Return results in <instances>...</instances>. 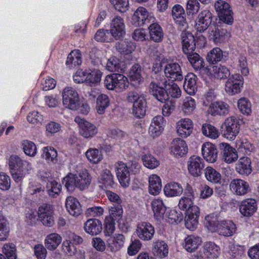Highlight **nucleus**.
Returning <instances> with one entry per match:
<instances>
[{
    "label": "nucleus",
    "mask_w": 259,
    "mask_h": 259,
    "mask_svg": "<svg viewBox=\"0 0 259 259\" xmlns=\"http://www.w3.org/2000/svg\"><path fill=\"white\" fill-rule=\"evenodd\" d=\"M205 221V225L209 230L217 232L221 235L231 236L236 232V225L231 221L209 216L206 217Z\"/></svg>",
    "instance_id": "1"
},
{
    "label": "nucleus",
    "mask_w": 259,
    "mask_h": 259,
    "mask_svg": "<svg viewBox=\"0 0 259 259\" xmlns=\"http://www.w3.org/2000/svg\"><path fill=\"white\" fill-rule=\"evenodd\" d=\"M91 180L87 170L83 169L76 174H69L64 178L63 183L68 191H72L75 187L82 190L89 187Z\"/></svg>",
    "instance_id": "2"
},
{
    "label": "nucleus",
    "mask_w": 259,
    "mask_h": 259,
    "mask_svg": "<svg viewBox=\"0 0 259 259\" xmlns=\"http://www.w3.org/2000/svg\"><path fill=\"white\" fill-rule=\"evenodd\" d=\"M104 84L107 89L121 92L128 87V81L126 77L122 74L113 73L106 76Z\"/></svg>",
    "instance_id": "3"
},
{
    "label": "nucleus",
    "mask_w": 259,
    "mask_h": 259,
    "mask_svg": "<svg viewBox=\"0 0 259 259\" xmlns=\"http://www.w3.org/2000/svg\"><path fill=\"white\" fill-rule=\"evenodd\" d=\"M127 100L133 104L132 112L136 117L141 118L145 115L146 102L142 96L131 91L127 94Z\"/></svg>",
    "instance_id": "4"
},
{
    "label": "nucleus",
    "mask_w": 259,
    "mask_h": 259,
    "mask_svg": "<svg viewBox=\"0 0 259 259\" xmlns=\"http://www.w3.org/2000/svg\"><path fill=\"white\" fill-rule=\"evenodd\" d=\"M223 136L229 140H234L240 131L238 120L234 116L227 118L222 124Z\"/></svg>",
    "instance_id": "5"
},
{
    "label": "nucleus",
    "mask_w": 259,
    "mask_h": 259,
    "mask_svg": "<svg viewBox=\"0 0 259 259\" xmlns=\"http://www.w3.org/2000/svg\"><path fill=\"white\" fill-rule=\"evenodd\" d=\"M64 106L71 110H76L80 105V100L77 91L72 87H66L62 92Z\"/></svg>",
    "instance_id": "6"
},
{
    "label": "nucleus",
    "mask_w": 259,
    "mask_h": 259,
    "mask_svg": "<svg viewBox=\"0 0 259 259\" xmlns=\"http://www.w3.org/2000/svg\"><path fill=\"white\" fill-rule=\"evenodd\" d=\"M214 6L220 20L226 24H232L233 12L229 4L223 0H219L214 3Z\"/></svg>",
    "instance_id": "7"
},
{
    "label": "nucleus",
    "mask_w": 259,
    "mask_h": 259,
    "mask_svg": "<svg viewBox=\"0 0 259 259\" xmlns=\"http://www.w3.org/2000/svg\"><path fill=\"white\" fill-rule=\"evenodd\" d=\"M155 18L149 13L147 9L143 7H139L135 11L132 18V23L136 27L142 26L153 22Z\"/></svg>",
    "instance_id": "8"
},
{
    "label": "nucleus",
    "mask_w": 259,
    "mask_h": 259,
    "mask_svg": "<svg viewBox=\"0 0 259 259\" xmlns=\"http://www.w3.org/2000/svg\"><path fill=\"white\" fill-rule=\"evenodd\" d=\"M242 76L238 73L230 76L225 83V90L229 95H234L241 92L243 84Z\"/></svg>",
    "instance_id": "9"
},
{
    "label": "nucleus",
    "mask_w": 259,
    "mask_h": 259,
    "mask_svg": "<svg viewBox=\"0 0 259 259\" xmlns=\"http://www.w3.org/2000/svg\"><path fill=\"white\" fill-rule=\"evenodd\" d=\"M220 247L212 242L204 244L203 252H199L195 255V259H208L217 258L220 254Z\"/></svg>",
    "instance_id": "10"
},
{
    "label": "nucleus",
    "mask_w": 259,
    "mask_h": 259,
    "mask_svg": "<svg viewBox=\"0 0 259 259\" xmlns=\"http://www.w3.org/2000/svg\"><path fill=\"white\" fill-rule=\"evenodd\" d=\"M74 121L78 124L79 132L80 135L85 138H91L98 133L97 127L93 123L76 116Z\"/></svg>",
    "instance_id": "11"
},
{
    "label": "nucleus",
    "mask_w": 259,
    "mask_h": 259,
    "mask_svg": "<svg viewBox=\"0 0 259 259\" xmlns=\"http://www.w3.org/2000/svg\"><path fill=\"white\" fill-rule=\"evenodd\" d=\"M212 14L208 10H204L198 15L195 21V29L197 32L205 31L212 22Z\"/></svg>",
    "instance_id": "12"
},
{
    "label": "nucleus",
    "mask_w": 259,
    "mask_h": 259,
    "mask_svg": "<svg viewBox=\"0 0 259 259\" xmlns=\"http://www.w3.org/2000/svg\"><path fill=\"white\" fill-rule=\"evenodd\" d=\"M37 214L39 220L47 227H52L54 224V210L52 206L43 204L38 209Z\"/></svg>",
    "instance_id": "13"
},
{
    "label": "nucleus",
    "mask_w": 259,
    "mask_h": 259,
    "mask_svg": "<svg viewBox=\"0 0 259 259\" xmlns=\"http://www.w3.org/2000/svg\"><path fill=\"white\" fill-rule=\"evenodd\" d=\"M230 36V33L226 29L219 28L218 26H211L208 29V38L215 43L223 42Z\"/></svg>",
    "instance_id": "14"
},
{
    "label": "nucleus",
    "mask_w": 259,
    "mask_h": 259,
    "mask_svg": "<svg viewBox=\"0 0 259 259\" xmlns=\"http://www.w3.org/2000/svg\"><path fill=\"white\" fill-rule=\"evenodd\" d=\"M173 19L179 26L180 29L185 31L188 27L185 10L180 5H175L171 10Z\"/></svg>",
    "instance_id": "15"
},
{
    "label": "nucleus",
    "mask_w": 259,
    "mask_h": 259,
    "mask_svg": "<svg viewBox=\"0 0 259 259\" xmlns=\"http://www.w3.org/2000/svg\"><path fill=\"white\" fill-rule=\"evenodd\" d=\"M116 176L119 182L123 187H127L130 184V175L127 165L121 161L118 162L116 165Z\"/></svg>",
    "instance_id": "16"
},
{
    "label": "nucleus",
    "mask_w": 259,
    "mask_h": 259,
    "mask_svg": "<svg viewBox=\"0 0 259 259\" xmlns=\"http://www.w3.org/2000/svg\"><path fill=\"white\" fill-rule=\"evenodd\" d=\"M136 233L137 236L141 240L149 241L153 238L155 233V229L150 223L142 222L137 226Z\"/></svg>",
    "instance_id": "17"
},
{
    "label": "nucleus",
    "mask_w": 259,
    "mask_h": 259,
    "mask_svg": "<svg viewBox=\"0 0 259 259\" xmlns=\"http://www.w3.org/2000/svg\"><path fill=\"white\" fill-rule=\"evenodd\" d=\"M199 213L198 207H194L186 212L185 223L186 227L188 229L194 231L196 229L198 224Z\"/></svg>",
    "instance_id": "18"
},
{
    "label": "nucleus",
    "mask_w": 259,
    "mask_h": 259,
    "mask_svg": "<svg viewBox=\"0 0 259 259\" xmlns=\"http://www.w3.org/2000/svg\"><path fill=\"white\" fill-rule=\"evenodd\" d=\"M160 82V77L157 83L151 82L149 87V92L157 100L162 103H165L168 99V95L166 92L165 88L160 86L163 85L159 84Z\"/></svg>",
    "instance_id": "19"
},
{
    "label": "nucleus",
    "mask_w": 259,
    "mask_h": 259,
    "mask_svg": "<svg viewBox=\"0 0 259 259\" xmlns=\"http://www.w3.org/2000/svg\"><path fill=\"white\" fill-rule=\"evenodd\" d=\"M204 167L203 159L197 156H191L188 162V169L189 172L194 177L199 176Z\"/></svg>",
    "instance_id": "20"
},
{
    "label": "nucleus",
    "mask_w": 259,
    "mask_h": 259,
    "mask_svg": "<svg viewBox=\"0 0 259 259\" xmlns=\"http://www.w3.org/2000/svg\"><path fill=\"white\" fill-rule=\"evenodd\" d=\"M160 84H162L168 95L174 98H179L181 96V90L179 85L173 80L167 79L165 77H160Z\"/></svg>",
    "instance_id": "21"
},
{
    "label": "nucleus",
    "mask_w": 259,
    "mask_h": 259,
    "mask_svg": "<svg viewBox=\"0 0 259 259\" xmlns=\"http://www.w3.org/2000/svg\"><path fill=\"white\" fill-rule=\"evenodd\" d=\"M230 109V107L228 103L223 101H217L211 103L208 111L213 116H225L229 114Z\"/></svg>",
    "instance_id": "22"
},
{
    "label": "nucleus",
    "mask_w": 259,
    "mask_h": 259,
    "mask_svg": "<svg viewBox=\"0 0 259 259\" xmlns=\"http://www.w3.org/2000/svg\"><path fill=\"white\" fill-rule=\"evenodd\" d=\"M166 123V121L161 115L153 117L150 127L149 133L153 138L158 136L162 133Z\"/></svg>",
    "instance_id": "23"
},
{
    "label": "nucleus",
    "mask_w": 259,
    "mask_h": 259,
    "mask_svg": "<svg viewBox=\"0 0 259 259\" xmlns=\"http://www.w3.org/2000/svg\"><path fill=\"white\" fill-rule=\"evenodd\" d=\"M164 71L165 76L167 78L169 77L179 81L183 79L181 67L177 63H167L164 67Z\"/></svg>",
    "instance_id": "24"
},
{
    "label": "nucleus",
    "mask_w": 259,
    "mask_h": 259,
    "mask_svg": "<svg viewBox=\"0 0 259 259\" xmlns=\"http://www.w3.org/2000/svg\"><path fill=\"white\" fill-rule=\"evenodd\" d=\"M219 148L223 155L224 161L228 163L235 161L238 156L236 150L226 143L219 144Z\"/></svg>",
    "instance_id": "25"
},
{
    "label": "nucleus",
    "mask_w": 259,
    "mask_h": 259,
    "mask_svg": "<svg viewBox=\"0 0 259 259\" xmlns=\"http://www.w3.org/2000/svg\"><path fill=\"white\" fill-rule=\"evenodd\" d=\"M110 31L114 37L119 38L122 37L125 32L123 19L119 16L114 18L111 23Z\"/></svg>",
    "instance_id": "26"
},
{
    "label": "nucleus",
    "mask_w": 259,
    "mask_h": 259,
    "mask_svg": "<svg viewBox=\"0 0 259 259\" xmlns=\"http://www.w3.org/2000/svg\"><path fill=\"white\" fill-rule=\"evenodd\" d=\"M193 121L189 118L181 119L177 123V133L182 138H186L190 136L193 131Z\"/></svg>",
    "instance_id": "27"
},
{
    "label": "nucleus",
    "mask_w": 259,
    "mask_h": 259,
    "mask_svg": "<svg viewBox=\"0 0 259 259\" xmlns=\"http://www.w3.org/2000/svg\"><path fill=\"white\" fill-rule=\"evenodd\" d=\"M181 34L182 49L185 54H190L195 49V38L193 35L189 32L182 31Z\"/></svg>",
    "instance_id": "28"
},
{
    "label": "nucleus",
    "mask_w": 259,
    "mask_h": 259,
    "mask_svg": "<svg viewBox=\"0 0 259 259\" xmlns=\"http://www.w3.org/2000/svg\"><path fill=\"white\" fill-rule=\"evenodd\" d=\"M230 189L237 195H244L250 191L248 183L240 179L232 180L230 183Z\"/></svg>",
    "instance_id": "29"
},
{
    "label": "nucleus",
    "mask_w": 259,
    "mask_h": 259,
    "mask_svg": "<svg viewBox=\"0 0 259 259\" xmlns=\"http://www.w3.org/2000/svg\"><path fill=\"white\" fill-rule=\"evenodd\" d=\"M125 238L121 234H117L109 237L107 241V247L112 252L119 251L124 246Z\"/></svg>",
    "instance_id": "30"
},
{
    "label": "nucleus",
    "mask_w": 259,
    "mask_h": 259,
    "mask_svg": "<svg viewBox=\"0 0 259 259\" xmlns=\"http://www.w3.org/2000/svg\"><path fill=\"white\" fill-rule=\"evenodd\" d=\"M170 153L176 157H182L188 152V148L185 141L181 139H174L170 148Z\"/></svg>",
    "instance_id": "31"
},
{
    "label": "nucleus",
    "mask_w": 259,
    "mask_h": 259,
    "mask_svg": "<svg viewBox=\"0 0 259 259\" xmlns=\"http://www.w3.org/2000/svg\"><path fill=\"white\" fill-rule=\"evenodd\" d=\"M202 154L206 161L213 163L216 161L218 157V150L214 146L209 142H206L202 146Z\"/></svg>",
    "instance_id": "32"
},
{
    "label": "nucleus",
    "mask_w": 259,
    "mask_h": 259,
    "mask_svg": "<svg viewBox=\"0 0 259 259\" xmlns=\"http://www.w3.org/2000/svg\"><path fill=\"white\" fill-rule=\"evenodd\" d=\"M257 204L254 199H246L242 201L239 205V211L244 217H250L256 211Z\"/></svg>",
    "instance_id": "33"
},
{
    "label": "nucleus",
    "mask_w": 259,
    "mask_h": 259,
    "mask_svg": "<svg viewBox=\"0 0 259 259\" xmlns=\"http://www.w3.org/2000/svg\"><path fill=\"white\" fill-rule=\"evenodd\" d=\"M251 160L247 157H241L236 164V170L240 175L247 176L251 174Z\"/></svg>",
    "instance_id": "34"
},
{
    "label": "nucleus",
    "mask_w": 259,
    "mask_h": 259,
    "mask_svg": "<svg viewBox=\"0 0 259 259\" xmlns=\"http://www.w3.org/2000/svg\"><path fill=\"white\" fill-rule=\"evenodd\" d=\"M84 229L85 232L90 235H97L102 230V223L97 219H89L84 223Z\"/></svg>",
    "instance_id": "35"
},
{
    "label": "nucleus",
    "mask_w": 259,
    "mask_h": 259,
    "mask_svg": "<svg viewBox=\"0 0 259 259\" xmlns=\"http://www.w3.org/2000/svg\"><path fill=\"white\" fill-rule=\"evenodd\" d=\"M148 191L153 195H157L160 192L162 188L161 181L160 177L155 174L149 177Z\"/></svg>",
    "instance_id": "36"
},
{
    "label": "nucleus",
    "mask_w": 259,
    "mask_h": 259,
    "mask_svg": "<svg viewBox=\"0 0 259 259\" xmlns=\"http://www.w3.org/2000/svg\"><path fill=\"white\" fill-rule=\"evenodd\" d=\"M65 205L67 211L72 216L77 217L81 213L80 203L75 198L72 196L68 197L66 200Z\"/></svg>",
    "instance_id": "37"
},
{
    "label": "nucleus",
    "mask_w": 259,
    "mask_h": 259,
    "mask_svg": "<svg viewBox=\"0 0 259 259\" xmlns=\"http://www.w3.org/2000/svg\"><path fill=\"white\" fill-rule=\"evenodd\" d=\"M10 169H32L31 164L28 161L22 160L19 156L11 155L9 160Z\"/></svg>",
    "instance_id": "38"
},
{
    "label": "nucleus",
    "mask_w": 259,
    "mask_h": 259,
    "mask_svg": "<svg viewBox=\"0 0 259 259\" xmlns=\"http://www.w3.org/2000/svg\"><path fill=\"white\" fill-rule=\"evenodd\" d=\"M102 73L98 69H86V84L90 86H95L101 81Z\"/></svg>",
    "instance_id": "39"
},
{
    "label": "nucleus",
    "mask_w": 259,
    "mask_h": 259,
    "mask_svg": "<svg viewBox=\"0 0 259 259\" xmlns=\"http://www.w3.org/2000/svg\"><path fill=\"white\" fill-rule=\"evenodd\" d=\"M62 241L61 236L56 233L47 236L45 239V247L50 250L56 249Z\"/></svg>",
    "instance_id": "40"
},
{
    "label": "nucleus",
    "mask_w": 259,
    "mask_h": 259,
    "mask_svg": "<svg viewBox=\"0 0 259 259\" xmlns=\"http://www.w3.org/2000/svg\"><path fill=\"white\" fill-rule=\"evenodd\" d=\"M196 78L193 73H189L185 76L184 89L189 95L194 94L197 90Z\"/></svg>",
    "instance_id": "41"
},
{
    "label": "nucleus",
    "mask_w": 259,
    "mask_h": 259,
    "mask_svg": "<svg viewBox=\"0 0 259 259\" xmlns=\"http://www.w3.org/2000/svg\"><path fill=\"white\" fill-rule=\"evenodd\" d=\"M109 217H106V218H110L114 221H117V222H119V226L120 228L122 230L126 229V227H123L120 226V219L122 218L123 214V209L121 204H112V206H111L109 207Z\"/></svg>",
    "instance_id": "42"
},
{
    "label": "nucleus",
    "mask_w": 259,
    "mask_h": 259,
    "mask_svg": "<svg viewBox=\"0 0 259 259\" xmlns=\"http://www.w3.org/2000/svg\"><path fill=\"white\" fill-rule=\"evenodd\" d=\"M163 190L166 196L175 197L180 196L182 194L183 188L177 183H170L165 186Z\"/></svg>",
    "instance_id": "43"
},
{
    "label": "nucleus",
    "mask_w": 259,
    "mask_h": 259,
    "mask_svg": "<svg viewBox=\"0 0 259 259\" xmlns=\"http://www.w3.org/2000/svg\"><path fill=\"white\" fill-rule=\"evenodd\" d=\"M201 242L200 237L193 235L188 236L184 240V247L188 252H193L197 249Z\"/></svg>",
    "instance_id": "44"
},
{
    "label": "nucleus",
    "mask_w": 259,
    "mask_h": 259,
    "mask_svg": "<svg viewBox=\"0 0 259 259\" xmlns=\"http://www.w3.org/2000/svg\"><path fill=\"white\" fill-rule=\"evenodd\" d=\"M150 38L155 42H160L163 37V33L160 26L157 23H153L149 26Z\"/></svg>",
    "instance_id": "45"
},
{
    "label": "nucleus",
    "mask_w": 259,
    "mask_h": 259,
    "mask_svg": "<svg viewBox=\"0 0 259 259\" xmlns=\"http://www.w3.org/2000/svg\"><path fill=\"white\" fill-rule=\"evenodd\" d=\"M153 251L155 255L163 258L167 255L168 248L167 244L162 240H157L153 243Z\"/></svg>",
    "instance_id": "46"
},
{
    "label": "nucleus",
    "mask_w": 259,
    "mask_h": 259,
    "mask_svg": "<svg viewBox=\"0 0 259 259\" xmlns=\"http://www.w3.org/2000/svg\"><path fill=\"white\" fill-rule=\"evenodd\" d=\"M82 60L80 52L78 50L72 51L68 55L66 64L69 68H72L81 64Z\"/></svg>",
    "instance_id": "47"
},
{
    "label": "nucleus",
    "mask_w": 259,
    "mask_h": 259,
    "mask_svg": "<svg viewBox=\"0 0 259 259\" xmlns=\"http://www.w3.org/2000/svg\"><path fill=\"white\" fill-rule=\"evenodd\" d=\"M151 206L155 217L159 219L163 216L165 212L166 207L163 201L160 199H154L151 202Z\"/></svg>",
    "instance_id": "48"
},
{
    "label": "nucleus",
    "mask_w": 259,
    "mask_h": 259,
    "mask_svg": "<svg viewBox=\"0 0 259 259\" xmlns=\"http://www.w3.org/2000/svg\"><path fill=\"white\" fill-rule=\"evenodd\" d=\"M186 56L194 69L200 70L204 67V61L197 53H190Z\"/></svg>",
    "instance_id": "49"
},
{
    "label": "nucleus",
    "mask_w": 259,
    "mask_h": 259,
    "mask_svg": "<svg viewBox=\"0 0 259 259\" xmlns=\"http://www.w3.org/2000/svg\"><path fill=\"white\" fill-rule=\"evenodd\" d=\"M141 72L142 69L141 66L138 64L134 65L129 72L128 76L131 81L138 83L143 81V78Z\"/></svg>",
    "instance_id": "50"
},
{
    "label": "nucleus",
    "mask_w": 259,
    "mask_h": 259,
    "mask_svg": "<svg viewBox=\"0 0 259 259\" xmlns=\"http://www.w3.org/2000/svg\"><path fill=\"white\" fill-rule=\"evenodd\" d=\"M212 75L217 79H224L230 75V70L223 65L215 66L212 67Z\"/></svg>",
    "instance_id": "51"
},
{
    "label": "nucleus",
    "mask_w": 259,
    "mask_h": 259,
    "mask_svg": "<svg viewBox=\"0 0 259 259\" xmlns=\"http://www.w3.org/2000/svg\"><path fill=\"white\" fill-rule=\"evenodd\" d=\"M62 186L55 180L48 182L46 185V190L48 194L52 197H57L61 192Z\"/></svg>",
    "instance_id": "52"
},
{
    "label": "nucleus",
    "mask_w": 259,
    "mask_h": 259,
    "mask_svg": "<svg viewBox=\"0 0 259 259\" xmlns=\"http://www.w3.org/2000/svg\"><path fill=\"white\" fill-rule=\"evenodd\" d=\"M109 104V99L106 95L101 94L99 95L97 99L96 108L98 113L99 114H104Z\"/></svg>",
    "instance_id": "53"
},
{
    "label": "nucleus",
    "mask_w": 259,
    "mask_h": 259,
    "mask_svg": "<svg viewBox=\"0 0 259 259\" xmlns=\"http://www.w3.org/2000/svg\"><path fill=\"white\" fill-rule=\"evenodd\" d=\"M201 131L204 136L213 139L217 138L220 135L219 130L215 126L208 123L202 125Z\"/></svg>",
    "instance_id": "54"
},
{
    "label": "nucleus",
    "mask_w": 259,
    "mask_h": 259,
    "mask_svg": "<svg viewBox=\"0 0 259 259\" xmlns=\"http://www.w3.org/2000/svg\"><path fill=\"white\" fill-rule=\"evenodd\" d=\"M99 181L105 188L111 187L114 184L113 176L109 170L106 169L101 174Z\"/></svg>",
    "instance_id": "55"
},
{
    "label": "nucleus",
    "mask_w": 259,
    "mask_h": 259,
    "mask_svg": "<svg viewBox=\"0 0 259 259\" xmlns=\"http://www.w3.org/2000/svg\"><path fill=\"white\" fill-rule=\"evenodd\" d=\"M9 223L5 217L0 215V241L6 240L9 235Z\"/></svg>",
    "instance_id": "56"
},
{
    "label": "nucleus",
    "mask_w": 259,
    "mask_h": 259,
    "mask_svg": "<svg viewBox=\"0 0 259 259\" xmlns=\"http://www.w3.org/2000/svg\"><path fill=\"white\" fill-rule=\"evenodd\" d=\"M223 57L222 51L219 48H214L207 54L206 59L208 62L215 64L221 61Z\"/></svg>",
    "instance_id": "57"
},
{
    "label": "nucleus",
    "mask_w": 259,
    "mask_h": 259,
    "mask_svg": "<svg viewBox=\"0 0 259 259\" xmlns=\"http://www.w3.org/2000/svg\"><path fill=\"white\" fill-rule=\"evenodd\" d=\"M118 52L123 54H128L134 51L135 47L133 42L127 41H121L116 46Z\"/></svg>",
    "instance_id": "58"
},
{
    "label": "nucleus",
    "mask_w": 259,
    "mask_h": 259,
    "mask_svg": "<svg viewBox=\"0 0 259 259\" xmlns=\"http://www.w3.org/2000/svg\"><path fill=\"white\" fill-rule=\"evenodd\" d=\"M42 156L48 162L55 163L57 161V152L53 147H44Z\"/></svg>",
    "instance_id": "59"
},
{
    "label": "nucleus",
    "mask_w": 259,
    "mask_h": 259,
    "mask_svg": "<svg viewBox=\"0 0 259 259\" xmlns=\"http://www.w3.org/2000/svg\"><path fill=\"white\" fill-rule=\"evenodd\" d=\"M165 217L167 221L170 224L178 223L183 219V215L181 211L175 209L170 210L165 213Z\"/></svg>",
    "instance_id": "60"
},
{
    "label": "nucleus",
    "mask_w": 259,
    "mask_h": 259,
    "mask_svg": "<svg viewBox=\"0 0 259 259\" xmlns=\"http://www.w3.org/2000/svg\"><path fill=\"white\" fill-rule=\"evenodd\" d=\"M196 108L195 100L191 97H187L184 99L182 106L183 112L187 115L190 114Z\"/></svg>",
    "instance_id": "61"
},
{
    "label": "nucleus",
    "mask_w": 259,
    "mask_h": 259,
    "mask_svg": "<svg viewBox=\"0 0 259 259\" xmlns=\"http://www.w3.org/2000/svg\"><path fill=\"white\" fill-rule=\"evenodd\" d=\"M205 176L208 181L214 183H219L221 179V174L211 167H207L205 168Z\"/></svg>",
    "instance_id": "62"
},
{
    "label": "nucleus",
    "mask_w": 259,
    "mask_h": 259,
    "mask_svg": "<svg viewBox=\"0 0 259 259\" xmlns=\"http://www.w3.org/2000/svg\"><path fill=\"white\" fill-rule=\"evenodd\" d=\"M238 107L243 114L248 115L251 113V103L246 98H241L238 101Z\"/></svg>",
    "instance_id": "63"
},
{
    "label": "nucleus",
    "mask_w": 259,
    "mask_h": 259,
    "mask_svg": "<svg viewBox=\"0 0 259 259\" xmlns=\"http://www.w3.org/2000/svg\"><path fill=\"white\" fill-rule=\"evenodd\" d=\"M3 254L8 259H16V249L15 245L13 243H5L2 248Z\"/></svg>",
    "instance_id": "64"
}]
</instances>
